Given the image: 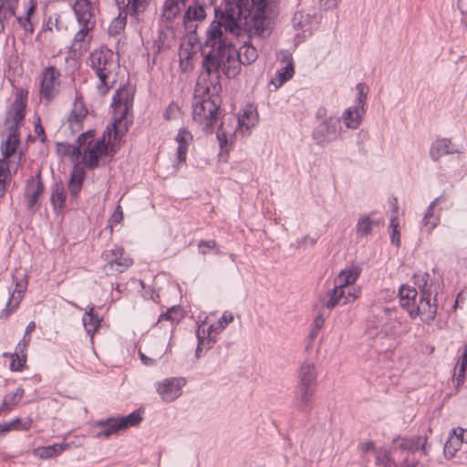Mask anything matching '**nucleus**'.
<instances>
[{"label": "nucleus", "mask_w": 467, "mask_h": 467, "mask_svg": "<svg viewBox=\"0 0 467 467\" xmlns=\"http://www.w3.org/2000/svg\"><path fill=\"white\" fill-rule=\"evenodd\" d=\"M252 15L240 17L230 21L227 16V5L221 12V16H216L218 20L213 21L206 31L205 47H210L207 53L203 52V67L208 74L222 70L229 78H234L241 68V65H250L258 57L257 49L251 42H244L239 49L233 45L229 38V33L233 34L234 29L244 26L249 31L251 36L265 38L268 36H260L254 32V28L249 25Z\"/></svg>", "instance_id": "obj_1"}, {"label": "nucleus", "mask_w": 467, "mask_h": 467, "mask_svg": "<svg viewBox=\"0 0 467 467\" xmlns=\"http://www.w3.org/2000/svg\"><path fill=\"white\" fill-rule=\"evenodd\" d=\"M230 21L252 15L249 25L260 36H270L273 19L278 13V0H225Z\"/></svg>", "instance_id": "obj_2"}, {"label": "nucleus", "mask_w": 467, "mask_h": 467, "mask_svg": "<svg viewBox=\"0 0 467 467\" xmlns=\"http://www.w3.org/2000/svg\"><path fill=\"white\" fill-rule=\"evenodd\" d=\"M211 93V89H194L192 101V119L196 122L204 123L202 128L206 134H213L215 126L223 114L222 97L219 91Z\"/></svg>", "instance_id": "obj_3"}, {"label": "nucleus", "mask_w": 467, "mask_h": 467, "mask_svg": "<svg viewBox=\"0 0 467 467\" xmlns=\"http://www.w3.org/2000/svg\"><path fill=\"white\" fill-rule=\"evenodd\" d=\"M88 61L101 86L110 88L109 85L117 67L115 54L108 48L96 49L89 54Z\"/></svg>", "instance_id": "obj_4"}, {"label": "nucleus", "mask_w": 467, "mask_h": 467, "mask_svg": "<svg viewBox=\"0 0 467 467\" xmlns=\"http://www.w3.org/2000/svg\"><path fill=\"white\" fill-rule=\"evenodd\" d=\"M430 277H431V275L428 272L415 273L412 275V279L414 281V285L418 287L419 292H420L419 302L420 304L425 303V305L428 306V316L421 317V321L427 325H430L432 321L435 320V318L437 317V308H438V306L436 304L437 292L435 293V295L433 296L434 303H431L432 282L431 284H429Z\"/></svg>", "instance_id": "obj_5"}, {"label": "nucleus", "mask_w": 467, "mask_h": 467, "mask_svg": "<svg viewBox=\"0 0 467 467\" xmlns=\"http://www.w3.org/2000/svg\"><path fill=\"white\" fill-rule=\"evenodd\" d=\"M340 119L328 117L317 125L312 131V139L317 145L324 147L336 140L341 133Z\"/></svg>", "instance_id": "obj_6"}, {"label": "nucleus", "mask_w": 467, "mask_h": 467, "mask_svg": "<svg viewBox=\"0 0 467 467\" xmlns=\"http://www.w3.org/2000/svg\"><path fill=\"white\" fill-rule=\"evenodd\" d=\"M419 450H420L424 455L428 454L430 446L427 443L426 436H397L392 440V445L390 448L393 455L400 452L406 453L405 457H411L415 451Z\"/></svg>", "instance_id": "obj_7"}, {"label": "nucleus", "mask_w": 467, "mask_h": 467, "mask_svg": "<svg viewBox=\"0 0 467 467\" xmlns=\"http://www.w3.org/2000/svg\"><path fill=\"white\" fill-rule=\"evenodd\" d=\"M368 92L358 89L354 104L348 107L342 115V119L348 129H358L366 114Z\"/></svg>", "instance_id": "obj_8"}, {"label": "nucleus", "mask_w": 467, "mask_h": 467, "mask_svg": "<svg viewBox=\"0 0 467 467\" xmlns=\"http://www.w3.org/2000/svg\"><path fill=\"white\" fill-rule=\"evenodd\" d=\"M108 150L109 142L106 140V134L103 133V136L98 139L92 146L90 144L84 149L82 158L84 166L89 171L99 168L100 165L99 160L106 157Z\"/></svg>", "instance_id": "obj_9"}, {"label": "nucleus", "mask_w": 467, "mask_h": 467, "mask_svg": "<svg viewBox=\"0 0 467 467\" xmlns=\"http://www.w3.org/2000/svg\"><path fill=\"white\" fill-rule=\"evenodd\" d=\"M45 192V184L42 181L41 171L39 170L35 176L26 181L25 188V198L26 200L27 211L35 213L40 206L39 198Z\"/></svg>", "instance_id": "obj_10"}, {"label": "nucleus", "mask_w": 467, "mask_h": 467, "mask_svg": "<svg viewBox=\"0 0 467 467\" xmlns=\"http://www.w3.org/2000/svg\"><path fill=\"white\" fill-rule=\"evenodd\" d=\"M400 304L411 319L420 317L421 308L419 303V292L415 286L402 284L399 288Z\"/></svg>", "instance_id": "obj_11"}, {"label": "nucleus", "mask_w": 467, "mask_h": 467, "mask_svg": "<svg viewBox=\"0 0 467 467\" xmlns=\"http://www.w3.org/2000/svg\"><path fill=\"white\" fill-rule=\"evenodd\" d=\"M113 121L106 127L104 133L108 135V138L113 140H120L126 136L130 128L133 124V114L127 113L126 111H120L114 114Z\"/></svg>", "instance_id": "obj_12"}, {"label": "nucleus", "mask_w": 467, "mask_h": 467, "mask_svg": "<svg viewBox=\"0 0 467 467\" xmlns=\"http://www.w3.org/2000/svg\"><path fill=\"white\" fill-rule=\"evenodd\" d=\"M88 114V108L84 102V98L79 89H76V96L72 109L67 117L68 128L71 134H75L83 128V121Z\"/></svg>", "instance_id": "obj_13"}, {"label": "nucleus", "mask_w": 467, "mask_h": 467, "mask_svg": "<svg viewBox=\"0 0 467 467\" xmlns=\"http://www.w3.org/2000/svg\"><path fill=\"white\" fill-rule=\"evenodd\" d=\"M317 389L305 387H295L293 405L297 411L309 418L316 403Z\"/></svg>", "instance_id": "obj_14"}, {"label": "nucleus", "mask_w": 467, "mask_h": 467, "mask_svg": "<svg viewBox=\"0 0 467 467\" xmlns=\"http://www.w3.org/2000/svg\"><path fill=\"white\" fill-rule=\"evenodd\" d=\"M225 119L232 122V124L236 123L235 129H237L243 135H250L251 129L258 122V112L252 104H248L243 109L242 114L238 116H225Z\"/></svg>", "instance_id": "obj_15"}, {"label": "nucleus", "mask_w": 467, "mask_h": 467, "mask_svg": "<svg viewBox=\"0 0 467 467\" xmlns=\"http://www.w3.org/2000/svg\"><path fill=\"white\" fill-rule=\"evenodd\" d=\"M226 124L227 119H225V115H223L222 122L219 125L216 132V137L220 147L219 157L223 161H228L230 150L233 149V145L236 138V133L239 132V130L235 128L227 129Z\"/></svg>", "instance_id": "obj_16"}, {"label": "nucleus", "mask_w": 467, "mask_h": 467, "mask_svg": "<svg viewBox=\"0 0 467 467\" xmlns=\"http://www.w3.org/2000/svg\"><path fill=\"white\" fill-rule=\"evenodd\" d=\"M73 11L80 26H96V7L89 0H76Z\"/></svg>", "instance_id": "obj_17"}, {"label": "nucleus", "mask_w": 467, "mask_h": 467, "mask_svg": "<svg viewBox=\"0 0 467 467\" xmlns=\"http://www.w3.org/2000/svg\"><path fill=\"white\" fill-rule=\"evenodd\" d=\"M187 383L183 377L167 378L162 382H159L157 392L168 402L173 401L181 395V389Z\"/></svg>", "instance_id": "obj_18"}, {"label": "nucleus", "mask_w": 467, "mask_h": 467, "mask_svg": "<svg viewBox=\"0 0 467 467\" xmlns=\"http://www.w3.org/2000/svg\"><path fill=\"white\" fill-rule=\"evenodd\" d=\"M123 247H116L115 249L103 252L102 258L107 262V267L118 273H123L132 265V260L125 256Z\"/></svg>", "instance_id": "obj_19"}, {"label": "nucleus", "mask_w": 467, "mask_h": 467, "mask_svg": "<svg viewBox=\"0 0 467 467\" xmlns=\"http://www.w3.org/2000/svg\"><path fill=\"white\" fill-rule=\"evenodd\" d=\"M12 119L14 123L10 125L7 138L5 141H2L0 146L1 153L5 159L13 156L21 143L19 125L23 120H18L14 116H12Z\"/></svg>", "instance_id": "obj_20"}, {"label": "nucleus", "mask_w": 467, "mask_h": 467, "mask_svg": "<svg viewBox=\"0 0 467 467\" xmlns=\"http://www.w3.org/2000/svg\"><path fill=\"white\" fill-rule=\"evenodd\" d=\"M136 89H115L112 97L111 108L113 114L120 111L133 114V102Z\"/></svg>", "instance_id": "obj_21"}, {"label": "nucleus", "mask_w": 467, "mask_h": 467, "mask_svg": "<svg viewBox=\"0 0 467 467\" xmlns=\"http://www.w3.org/2000/svg\"><path fill=\"white\" fill-rule=\"evenodd\" d=\"M26 280L25 281V285H23V280L16 283L14 291H9L10 295L5 304V307L0 312V319H7L13 313L17 310L26 290Z\"/></svg>", "instance_id": "obj_22"}, {"label": "nucleus", "mask_w": 467, "mask_h": 467, "mask_svg": "<svg viewBox=\"0 0 467 467\" xmlns=\"http://www.w3.org/2000/svg\"><path fill=\"white\" fill-rule=\"evenodd\" d=\"M459 149L448 138H438L430 147L429 155L432 161L438 162L445 155L460 153Z\"/></svg>", "instance_id": "obj_23"}, {"label": "nucleus", "mask_w": 467, "mask_h": 467, "mask_svg": "<svg viewBox=\"0 0 467 467\" xmlns=\"http://www.w3.org/2000/svg\"><path fill=\"white\" fill-rule=\"evenodd\" d=\"M213 4V0H193L192 3L187 7L184 16L183 23L186 27L192 21H202L206 17V9Z\"/></svg>", "instance_id": "obj_24"}, {"label": "nucleus", "mask_w": 467, "mask_h": 467, "mask_svg": "<svg viewBox=\"0 0 467 467\" xmlns=\"http://www.w3.org/2000/svg\"><path fill=\"white\" fill-rule=\"evenodd\" d=\"M95 27L81 26V28L75 34L69 50V53L72 54L73 57L80 56L88 50L92 39L90 32Z\"/></svg>", "instance_id": "obj_25"}, {"label": "nucleus", "mask_w": 467, "mask_h": 467, "mask_svg": "<svg viewBox=\"0 0 467 467\" xmlns=\"http://www.w3.org/2000/svg\"><path fill=\"white\" fill-rule=\"evenodd\" d=\"M296 386L317 390V373L313 363L305 362L300 366Z\"/></svg>", "instance_id": "obj_26"}, {"label": "nucleus", "mask_w": 467, "mask_h": 467, "mask_svg": "<svg viewBox=\"0 0 467 467\" xmlns=\"http://www.w3.org/2000/svg\"><path fill=\"white\" fill-rule=\"evenodd\" d=\"M86 178L87 174L84 168L75 164L69 174V180L67 182V189L71 199L74 200L78 198Z\"/></svg>", "instance_id": "obj_27"}, {"label": "nucleus", "mask_w": 467, "mask_h": 467, "mask_svg": "<svg viewBox=\"0 0 467 467\" xmlns=\"http://www.w3.org/2000/svg\"><path fill=\"white\" fill-rule=\"evenodd\" d=\"M176 44V30L171 24H160L159 36L156 40L158 52L168 49Z\"/></svg>", "instance_id": "obj_28"}, {"label": "nucleus", "mask_w": 467, "mask_h": 467, "mask_svg": "<svg viewBox=\"0 0 467 467\" xmlns=\"http://www.w3.org/2000/svg\"><path fill=\"white\" fill-rule=\"evenodd\" d=\"M94 426L101 428V431L96 434L97 438H109L111 435L118 434L123 431L119 416L96 420Z\"/></svg>", "instance_id": "obj_29"}, {"label": "nucleus", "mask_w": 467, "mask_h": 467, "mask_svg": "<svg viewBox=\"0 0 467 467\" xmlns=\"http://www.w3.org/2000/svg\"><path fill=\"white\" fill-rule=\"evenodd\" d=\"M361 272L362 268L359 265H353L350 268L342 269L335 277L334 284L347 290L348 286L353 285L358 280Z\"/></svg>", "instance_id": "obj_30"}, {"label": "nucleus", "mask_w": 467, "mask_h": 467, "mask_svg": "<svg viewBox=\"0 0 467 467\" xmlns=\"http://www.w3.org/2000/svg\"><path fill=\"white\" fill-rule=\"evenodd\" d=\"M185 6V0H165L161 16V23L171 24Z\"/></svg>", "instance_id": "obj_31"}, {"label": "nucleus", "mask_w": 467, "mask_h": 467, "mask_svg": "<svg viewBox=\"0 0 467 467\" xmlns=\"http://www.w3.org/2000/svg\"><path fill=\"white\" fill-rule=\"evenodd\" d=\"M82 322L87 334L93 337L101 323V318L96 312L95 306L93 304L87 306V310L82 317Z\"/></svg>", "instance_id": "obj_32"}, {"label": "nucleus", "mask_w": 467, "mask_h": 467, "mask_svg": "<svg viewBox=\"0 0 467 467\" xmlns=\"http://www.w3.org/2000/svg\"><path fill=\"white\" fill-rule=\"evenodd\" d=\"M67 193L61 181L56 182L51 188L50 202L55 213L64 210L66 206Z\"/></svg>", "instance_id": "obj_33"}, {"label": "nucleus", "mask_w": 467, "mask_h": 467, "mask_svg": "<svg viewBox=\"0 0 467 467\" xmlns=\"http://www.w3.org/2000/svg\"><path fill=\"white\" fill-rule=\"evenodd\" d=\"M346 289L341 288L337 285L334 284V287L327 291L326 296L321 299V305L323 307L328 310L334 309L337 305L341 304L345 300Z\"/></svg>", "instance_id": "obj_34"}, {"label": "nucleus", "mask_w": 467, "mask_h": 467, "mask_svg": "<svg viewBox=\"0 0 467 467\" xmlns=\"http://www.w3.org/2000/svg\"><path fill=\"white\" fill-rule=\"evenodd\" d=\"M28 97V89H16L15 101L12 104L13 116L18 120H24Z\"/></svg>", "instance_id": "obj_35"}, {"label": "nucleus", "mask_w": 467, "mask_h": 467, "mask_svg": "<svg viewBox=\"0 0 467 467\" xmlns=\"http://www.w3.org/2000/svg\"><path fill=\"white\" fill-rule=\"evenodd\" d=\"M447 197L445 193L441 194L437 198H435L428 206L424 217L422 219L423 224L429 228V230L434 229L440 223V217L434 216V208L436 205L441 203V202L446 201Z\"/></svg>", "instance_id": "obj_36"}, {"label": "nucleus", "mask_w": 467, "mask_h": 467, "mask_svg": "<svg viewBox=\"0 0 467 467\" xmlns=\"http://www.w3.org/2000/svg\"><path fill=\"white\" fill-rule=\"evenodd\" d=\"M292 26L296 30H301L303 36L312 35L311 17L303 12H296L292 18Z\"/></svg>", "instance_id": "obj_37"}, {"label": "nucleus", "mask_w": 467, "mask_h": 467, "mask_svg": "<svg viewBox=\"0 0 467 467\" xmlns=\"http://www.w3.org/2000/svg\"><path fill=\"white\" fill-rule=\"evenodd\" d=\"M462 443V437L458 435V432L453 434V429H451L443 446L444 457L448 460L454 457L455 453L461 449Z\"/></svg>", "instance_id": "obj_38"}, {"label": "nucleus", "mask_w": 467, "mask_h": 467, "mask_svg": "<svg viewBox=\"0 0 467 467\" xmlns=\"http://www.w3.org/2000/svg\"><path fill=\"white\" fill-rule=\"evenodd\" d=\"M60 73L55 67L45 68L41 74L40 88H55L60 85Z\"/></svg>", "instance_id": "obj_39"}, {"label": "nucleus", "mask_w": 467, "mask_h": 467, "mask_svg": "<svg viewBox=\"0 0 467 467\" xmlns=\"http://www.w3.org/2000/svg\"><path fill=\"white\" fill-rule=\"evenodd\" d=\"M68 447L69 445L67 443H55L52 445L38 447L36 449L35 452L36 455L39 456L41 459H49L61 454Z\"/></svg>", "instance_id": "obj_40"}, {"label": "nucleus", "mask_w": 467, "mask_h": 467, "mask_svg": "<svg viewBox=\"0 0 467 467\" xmlns=\"http://www.w3.org/2000/svg\"><path fill=\"white\" fill-rule=\"evenodd\" d=\"M143 409L140 408L129 413L128 415H119V419L122 425L123 431L130 427L139 426L143 420Z\"/></svg>", "instance_id": "obj_41"}, {"label": "nucleus", "mask_w": 467, "mask_h": 467, "mask_svg": "<svg viewBox=\"0 0 467 467\" xmlns=\"http://www.w3.org/2000/svg\"><path fill=\"white\" fill-rule=\"evenodd\" d=\"M294 72V65L292 60H290L285 67L276 71L275 77L272 79L271 83L274 84L275 88L282 86L293 77Z\"/></svg>", "instance_id": "obj_42"}, {"label": "nucleus", "mask_w": 467, "mask_h": 467, "mask_svg": "<svg viewBox=\"0 0 467 467\" xmlns=\"http://www.w3.org/2000/svg\"><path fill=\"white\" fill-rule=\"evenodd\" d=\"M374 222L371 220L370 215L365 214L361 216L356 225V234L358 237L368 236L372 232Z\"/></svg>", "instance_id": "obj_43"}, {"label": "nucleus", "mask_w": 467, "mask_h": 467, "mask_svg": "<svg viewBox=\"0 0 467 467\" xmlns=\"http://www.w3.org/2000/svg\"><path fill=\"white\" fill-rule=\"evenodd\" d=\"M57 150L63 156H69L71 158L78 159L82 155V151L79 150V146H77V144H70L68 142H57Z\"/></svg>", "instance_id": "obj_44"}, {"label": "nucleus", "mask_w": 467, "mask_h": 467, "mask_svg": "<svg viewBox=\"0 0 467 467\" xmlns=\"http://www.w3.org/2000/svg\"><path fill=\"white\" fill-rule=\"evenodd\" d=\"M30 341L31 337L24 334L22 339L17 343L16 347V349L20 353L19 364L16 366L18 369H21L23 367H26V348Z\"/></svg>", "instance_id": "obj_45"}, {"label": "nucleus", "mask_w": 467, "mask_h": 467, "mask_svg": "<svg viewBox=\"0 0 467 467\" xmlns=\"http://www.w3.org/2000/svg\"><path fill=\"white\" fill-rule=\"evenodd\" d=\"M389 237L390 242L392 244H394L397 248L400 247V223L398 221V218L396 216H392L389 221Z\"/></svg>", "instance_id": "obj_46"}, {"label": "nucleus", "mask_w": 467, "mask_h": 467, "mask_svg": "<svg viewBox=\"0 0 467 467\" xmlns=\"http://www.w3.org/2000/svg\"><path fill=\"white\" fill-rule=\"evenodd\" d=\"M150 0H127V9L132 16L143 13L149 6Z\"/></svg>", "instance_id": "obj_47"}, {"label": "nucleus", "mask_w": 467, "mask_h": 467, "mask_svg": "<svg viewBox=\"0 0 467 467\" xmlns=\"http://www.w3.org/2000/svg\"><path fill=\"white\" fill-rule=\"evenodd\" d=\"M12 431H28L33 423L30 417L21 419L16 417L10 421H7Z\"/></svg>", "instance_id": "obj_48"}, {"label": "nucleus", "mask_w": 467, "mask_h": 467, "mask_svg": "<svg viewBox=\"0 0 467 467\" xmlns=\"http://www.w3.org/2000/svg\"><path fill=\"white\" fill-rule=\"evenodd\" d=\"M199 253L206 254L208 250H213L214 254H221L222 252L217 246V243L213 239L201 240L198 244Z\"/></svg>", "instance_id": "obj_49"}, {"label": "nucleus", "mask_w": 467, "mask_h": 467, "mask_svg": "<svg viewBox=\"0 0 467 467\" xmlns=\"http://www.w3.org/2000/svg\"><path fill=\"white\" fill-rule=\"evenodd\" d=\"M3 16L2 19H10L16 15L18 0H2Z\"/></svg>", "instance_id": "obj_50"}, {"label": "nucleus", "mask_w": 467, "mask_h": 467, "mask_svg": "<svg viewBox=\"0 0 467 467\" xmlns=\"http://www.w3.org/2000/svg\"><path fill=\"white\" fill-rule=\"evenodd\" d=\"M95 130H88L78 135L77 139V146H79V150L84 147H88L94 140Z\"/></svg>", "instance_id": "obj_51"}, {"label": "nucleus", "mask_w": 467, "mask_h": 467, "mask_svg": "<svg viewBox=\"0 0 467 467\" xmlns=\"http://www.w3.org/2000/svg\"><path fill=\"white\" fill-rule=\"evenodd\" d=\"M193 137L192 134L184 127L181 128L178 130L175 140L178 143V146H187L189 147L190 143L192 141Z\"/></svg>", "instance_id": "obj_52"}, {"label": "nucleus", "mask_w": 467, "mask_h": 467, "mask_svg": "<svg viewBox=\"0 0 467 467\" xmlns=\"http://www.w3.org/2000/svg\"><path fill=\"white\" fill-rule=\"evenodd\" d=\"M325 324V317H323L322 314H318L313 323L311 324V330L308 334V338L309 340H314L317 336L318 335L319 331L321 330V328L323 327Z\"/></svg>", "instance_id": "obj_53"}, {"label": "nucleus", "mask_w": 467, "mask_h": 467, "mask_svg": "<svg viewBox=\"0 0 467 467\" xmlns=\"http://www.w3.org/2000/svg\"><path fill=\"white\" fill-rule=\"evenodd\" d=\"M234 321V316L232 313L225 311L222 317L218 319L215 325V334H220L226 327L227 325Z\"/></svg>", "instance_id": "obj_54"}, {"label": "nucleus", "mask_w": 467, "mask_h": 467, "mask_svg": "<svg viewBox=\"0 0 467 467\" xmlns=\"http://www.w3.org/2000/svg\"><path fill=\"white\" fill-rule=\"evenodd\" d=\"M122 220H123V211H122L121 206L118 205L115 208V211L113 212V213L109 218L107 227H109L110 229V232L112 233L113 227L115 225H117L118 223H119Z\"/></svg>", "instance_id": "obj_55"}, {"label": "nucleus", "mask_w": 467, "mask_h": 467, "mask_svg": "<svg viewBox=\"0 0 467 467\" xmlns=\"http://www.w3.org/2000/svg\"><path fill=\"white\" fill-rule=\"evenodd\" d=\"M126 26V17H121L120 16L116 17L109 25V32L110 35H117L122 29H124Z\"/></svg>", "instance_id": "obj_56"}, {"label": "nucleus", "mask_w": 467, "mask_h": 467, "mask_svg": "<svg viewBox=\"0 0 467 467\" xmlns=\"http://www.w3.org/2000/svg\"><path fill=\"white\" fill-rule=\"evenodd\" d=\"M391 454H392L391 451H389L387 450H382V449H379V451H377L376 460H375L376 465L382 467L392 457Z\"/></svg>", "instance_id": "obj_57"}, {"label": "nucleus", "mask_w": 467, "mask_h": 467, "mask_svg": "<svg viewBox=\"0 0 467 467\" xmlns=\"http://www.w3.org/2000/svg\"><path fill=\"white\" fill-rule=\"evenodd\" d=\"M19 352L18 350H15L14 353H7V352H5L4 353V356L5 357H9L10 358V364H9V368L10 370L12 371H18V372H21L23 371L26 367H23L21 369H18L17 368V365L19 364V360H20V357H19Z\"/></svg>", "instance_id": "obj_58"}, {"label": "nucleus", "mask_w": 467, "mask_h": 467, "mask_svg": "<svg viewBox=\"0 0 467 467\" xmlns=\"http://www.w3.org/2000/svg\"><path fill=\"white\" fill-rule=\"evenodd\" d=\"M169 312L171 315L172 317V323L177 322L179 323L185 316V311L183 307L180 305L172 306L169 307Z\"/></svg>", "instance_id": "obj_59"}, {"label": "nucleus", "mask_w": 467, "mask_h": 467, "mask_svg": "<svg viewBox=\"0 0 467 467\" xmlns=\"http://www.w3.org/2000/svg\"><path fill=\"white\" fill-rule=\"evenodd\" d=\"M360 294H361L360 288H355V287L351 288V287L348 286V288L346 290L345 300L342 301V305H347V304L350 303L351 301L356 300L357 298H358L360 296Z\"/></svg>", "instance_id": "obj_60"}, {"label": "nucleus", "mask_w": 467, "mask_h": 467, "mask_svg": "<svg viewBox=\"0 0 467 467\" xmlns=\"http://www.w3.org/2000/svg\"><path fill=\"white\" fill-rule=\"evenodd\" d=\"M400 467H427L420 461L416 460L414 456L404 457L400 462Z\"/></svg>", "instance_id": "obj_61"}, {"label": "nucleus", "mask_w": 467, "mask_h": 467, "mask_svg": "<svg viewBox=\"0 0 467 467\" xmlns=\"http://www.w3.org/2000/svg\"><path fill=\"white\" fill-rule=\"evenodd\" d=\"M0 178L11 179L9 161L4 157L0 160Z\"/></svg>", "instance_id": "obj_62"}, {"label": "nucleus", "mask_w": 467, "mask_h": 467, "mask_svg": "<svg viewBox=\"0 0 467 467\" xmlns=\"http://www.w3.org/2000/svg\"><path fill=\"white\" fill-rule=\"evenodd\" d=\"M16 20L20 26L26 32L33 33L34 26L28 16H17Z\"/></svg>", "instance_id": "obj_63"}, {"label": "nucleus", "mask_w": 467, "mask_h": 467, "mask_svg": "<svg viewBox=\"0 0 467 467\" xmlns=\"http://www.w3.org/2000/svg\"><path fill=\"white\" fill-rule=\"evenodd\" d=\"M24 394L25 389L22 387H18L12 395H9L8 400L11 401L12 405L16 406L24 397Z\"/></svg>", "instance_id": "obj_64"}]
</instances>
